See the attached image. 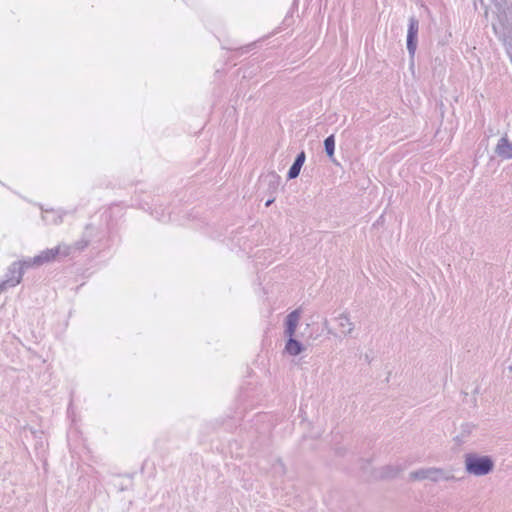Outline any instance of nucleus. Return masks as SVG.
I'll use <instances>...</instances> for the list:
<instances>
[{
	"mask_svg": "<svg viewBox=\"0 0 512 512\" xmlns=\"http://www.w3.org/2000/svg\"><path fill=\"white\" fill-rule=\"evenodd\" d=\"M484 14H485V17L488 16V8L487 7L485 8V13Z\"/></svg>",
	"mask_w": 512,
	"mask_h": 512,
	"instance_id": "nucleus-22",
	"label": "nucleus"
},
{
	"mask_svg": "<svg viewBox=\"0 0 512 512\" xmlns=\"http://www.w3.org/2000/svg\"><path fill=\"white\" fill-rule=\"evenodd\" d=\"M42 210V220L47 225H58L62 223L64 216L66 215V211L63 209H44Z\"/></svg>",
	"mask_w": 512,
	"mask_h": 512,
	"instance_id": "nucleus-7",
	"label": "nucleus"
},
{
	"mask_svg": "<svg viewBox=\"0 0 512 512\" xmlns=\"http://www.w3.org/2000/svg\"><path fill=\"white\" fill-rule=\"evenodd\" d=\"M456 439H457L458 442H463V439H460L459 436H456Z\"/></svg>",
	"mask_w": 512,
	"mask_h": 512,
	"instance_id": "nucleus-23",
	"label": "nucleus"
},
{
	"mask_svg": "<svg viewBox=\"0 0 512 512\" xmlns=\"http://www.w3.org/2000/svg\"><path fill=\"white\" fill-rule=\"evenodd\" d=\"M263 181H268L269 186L273 189H276L280 182V176L275 172H270L263 178Z\"/></svg>",
	"mask_w": 512,
	"mask_h": 512,
	"instance_id": "nucleus-16",
	"label": "nucleus"
},
{
	"mask_svg": "<svg viewBox=\"0 0 512 512\" xmlns=\"http://www.w3.org/2000/svg\"><path fill=\"white\" fill-rule=\"evenodd\" d=\"M94 248H95V249H102V248H104V247H103L102 245H97V246H95Z\"/></svg>",
	"mask_w": 512,
	"mask_h": 512,
	"instance_id": "nucleus-21",
	"label": "nucleus"
},
{
	"mask_svg": "<svg viewBox=\"0 0 512 512\" xmlns=\"http://www.w3.org/2000/svg\"><path fill=\"white\" fill-rule=\"evenodd\" d=\"M305 160H306V154H305V151L302 150L300 153L297 154L293 164L291 165V167L288 170L287 178L289 180L295 179L299 176L301 168H302L303 164L305 163Z\"/></svg>",
	"mask_w": 512,
	"mask_h": 512,
	"instance_id": "nucleus-9",
	"label": "nucleus"
},
{
	"mask_svg": "<svg viewBox=\"0 0 512 512\" xmlns=\"http://www.w3.org/2000/svg\"><path fill=\"white\" fill-rule=\"evenodd\" d=\"M72 412V407L71 405L68 407V410H67V413L70 414Z\"/></svg>",
	"mask_w": 512,
	"mask_h": 512,
	"instance_id": "nucleus-20",
	"label": "nucleus"
},
{
	"mask_svg": "<svg viewBox=\"0 0 512 512\" xmlns=\"http://www.w3.org/2000/svg\"><path fill=\"white\" fill-rule=\"evenodd\" d=\"M151 215H153L155 219L163 223L171 220L170 212L166 211V208L162 207V205L155 207L154 210L151 211Z\"/></svg>",
	"mask_w": 512,
	"mask_h": 512,
	"instance_id": "nucleus-14",
	"label": "nucleus"
},
{
	"mask_svg": "<svg viewBox=\"0 0 512 512\" xmlns=\"http://www.w3.org/2000/svg\"><path fill=\"white\" fill-rule=\"evenodd\" d=\"M298 321H299V312L297 310H294V311L290 312L286 316V320H285V334L288 337H291V336L294 335V333L296 331V327L298 325Z\"/></svg>",
	"mask_w": 512,
	"mask_h": 512,
	"instance_id": "nucleus-11",
	"label": "nucleus"
},
{
	"mask_svg": "<svg viewBox=\"0 0 512 512\" xmlns=\"http://www.w3.org/2000/svg\"><path fill=\"white\" fill-rule=\"evenodd\" d=\"M68 247L50 248L41 251L34 257L24 258L12 262L4 275L0 278V293L9 288L16 287L21 283L23 275L27 269L40 267L57 259L59 253L68 254Z\"/></svg>",
	"mask_w": 512,
	"mask_h": 512,
	"instance_id": "nucleus-1",
	"label": "nucleus"
},
{
	"mask_svg": "<svg viewBox=\"0 0 512 512\" xmlns=\"http://www.w3.org/2000/svg\"><path fill=\"white\" fill-rule=\"evenodd\" d=\"M495 7V20L492 21L493 30L497 25H512V6L507 5L506 0H491Z\"/></svg>",
	"mask_w": 512,
	"mask_h": 512,
	"instance_id": "nucleus-4",
	"label": "nucleus"
},
{
	"mask_svg": "<svg viewBox=\"0 0 512 512\" xmlns=\"http://www.w3.org/2000/svg\"><path fill=\"white\" fill-rule=\"evenodd\" d=\"M272 473L274 476H282L285 473L284 464L280 459H276L272 465Z\"/></svg>",
	"mask_w": 512,
	"mask_h": 512,
	"instance_id": "nucleus-17",
	"label": "nucleus"
},
{
	"mask_svg": "<svg viewBox=\"0 0 512 512\" xmlns=\"http://www.w3.org/2000/svg\"><path fill=\"white\" fill-rule=\"evenodd\" d=\"M304 350L303 344L293 338V336L289 337L285 345V351L292 356L299 355Z\"/></svg>",
	"mask_w": 512,
	"mask_h": 512,
	"instance_id": "nucleus-12",
	"label": "nucleus"
},
{
	"mask_svg": "<svg viewBox=\"0 0 512 512\" xmlns=\"http://www.w3.org/2000/svg\"><path fill=\"white\" fill-rule=\"evenodd\" d=\"M335 320L338 328L344 336L350 335L354 330V324L347 313H341L335 318Z\"/></svg>",
	"mask_w": 512,
	"mask_h": 512,
	"instance_id": "nucleus-10",
	"label": "nucleus"
},
{
	"mask_svg": "<svg viewBox=\"0 0 512 512\" xmlns=\"http://www.w3.org/2000/svg\"><path fill=\"white\" fill-rule=\"evenodd\" d=\"M324 148L328 157H333L335 151V137L334 135H329L324 140Z\"/></svg>",
	"mask_w": 512,
	"mask_h": 512,
	"instance_id": "nucleus-15",
	"label": "nucleus"
},
{
	"mask_svg": "<svg viewBox=\"0 0 512 512\" xmlns=\"http://www.w3.org/2000/svg\"><path fill=\"white\" fill-rule=\"evenodd\" d=\"M466 472L474 476L488 475L494 469V461L491 456L467 453L464 456Z\"/></svg>",
	"mask_w": 512,
	"mask_h": 512,
	"instance_id": "nucleus-2",
	"label": "nucleus"
},
{
	"mask_svg": "<svg viewBox=\"0 0 512 512\" xmlns=\"http://www.w3.org/2000/svg\"><path fill=\"white\" fill-rule=\"evenodd\" d=\"M495 154L502 160L512 159V143L507 136L501 137L495 147Z\"/></svg>",
	"mask_w": 512,
	"mask_h": 512,
	"instance_id": "nucleus-8",
	"label": "nucleus"
},
{
	"mask_svg": "<svg viewBox=\"0 0 512 512\" xmlns=\"http://www.w3.org/2000/svg\"><path fill=\"white\" fill-rule=\"evenodd\" d=\"M470 428H471V426L469 424L464 425L463 426V432L469 433L470 432Z\"/></svg>",
	"mask_w": 512,
	"mask_h": 512,
	"instance_id": "nucleus-18",
	"label": "nucleus"
},
{
	"mask_svg": "<svg viewBox=\"0 0 512 512\" xmlns=\"http://www.w3.org/2000/svg\"><path fill=\"white\" fill-rule=\"evenodd\" d=\"M419 21L416 17L409 18L406 46L411 58L414 57L418 44Z\"/></svg>",
	"mask_w": 512,
	"mask_h": 512,
	"instance_id": "nucleus-6",
	"label": "nucleus"
},
{
	"mask_svg": "<svg viewBox=\"0 0 512 512\" xmlns=\"http://www.w3.org/2000/svg\"><path fill=\"white\" fill-rule=\"evenodd\" d=\"M273 202H274V198H272V199H268V200L266 201V203H265V206H266V207H269Z\"/></svg>",
	"mask_w": 512,
	"mask_h": 512,
	"instance_id": "nucleus-19",
	"label": "nucleus"
},
{
	"mask_svg": "<svg viewBox=\"0 0 512 512\" xmlns=\"http://www.w3.org/2000/svg\"><path fill=\"white\" fill-rule=\"evenodd\" d=\"M410 478L413 480H431L433 482H438L440 480H450L453 479V475L447 474L441 468H422L410 473Z\"/></svg>",
	"mask_w": 512,
	"mask_h": 512,
	"instance_id": "nucleus-5",
	"label": "nucleus"
},
{
	"mask_svg": "<svg viewBox=\"0 0 512 512\" xmlns=\"http://www.w3.org/2000/svg\"><path fill=\"white\" fill-rule=\"evenodd\" d=\"M104 236H105L104 233L99 232L94 226L87 225L85 228L83 237L79 241H76L73 245H68V244L63 243V244H59L58 246L55 247V248H59V247H68L69 248L68 254L59 253L57 255V257H68V256L73 255L75 252H80V251L84 250L89 244H93L96 241L95 238H97V241L100 242L104 238Z\"/></svg>",
	"mask_w": 512,
	"mask_h": 512,
	"instance_id": "nucleus-3",
	"label": "nucleus"
},
{
	"mask_svg": "<svg viewBox=\"0 0 512 512\" xmlns=\"http://www.w3.org/2000/svg\"><path fill=\"white\" fill-rule=\"evenodd\" d=\"M403 470L404 467L400 465H388L381 469L380 476L382 478H394Z\"/></svg>",
	"mask_w": 512,
	"mask_h": 512,
	"instance_id": "nucleus-13",
	"label": "nucleus"
}]
</instances>
